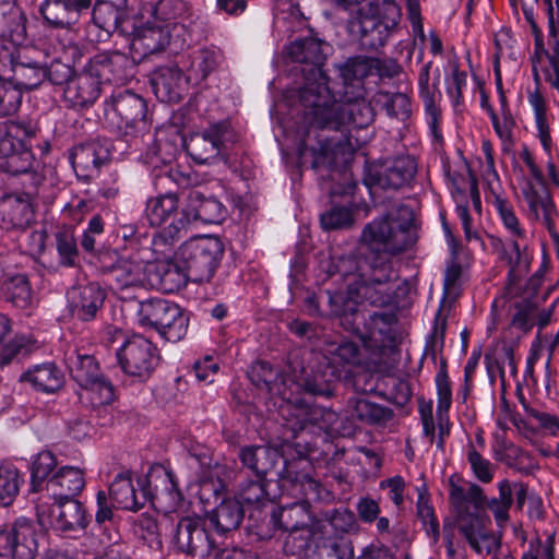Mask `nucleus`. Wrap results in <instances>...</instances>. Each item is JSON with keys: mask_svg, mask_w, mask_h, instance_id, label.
Listing matches in <instances>:
<instances>
[{"mask_svg": "<svg viewBox=\"0 0 559 559\" xmlns=\"http://www.w3.org/2000/svg\"><path fill=\"white\" fill-rule=\"evenodd\" d=\"M298 114L297 133L300 136L298 158L301 166L329 170V178L336 183L329 188L332 195L353 193L356 183L346 168L333 167L341 139L330 135L337 131L341 116H337L338 100L329 87V78L322 74L296 80Z\"/></svg>", "mask_w": 559, "mask_h": 559, "instance_id": "obj_1", "label": "nucleus"}, {"mask_svg": "<svg viewBox=\"0 0 559 559\" xmlns=\"http://www.w3.org/2000/svg\"><path fill=\"white\" fill-rule=\"evenodd\" d=\"M417 241L413 210L399 204L380 219L367 224L360 236V252L342 260L343 264L364 263L392 265L391 257L402 253Z\"/></svg>", "mask_w": 559, "mask_h": 559, "instance_id": "obj_2", "label": "nucleus"}, {"mask_svg": "<svg viewBox=\"0 0 559 559\" xmlns=\"http://www.w3.org/2000/svg\"><path fill=\"white\" fill-rule=\"evenodd\" d=\"M400 19L401 9L394 1H371L357 10L356 16L349 24L358 36L360 48L372 51L385 45Z\"/></svg>", "mask_w": 559, "mask_h": 559, "instance_id": "obj_3", "label": "nucleus"}, {"mask_svg": "<svg viewBox=\"0 0 559 559\" xmlns=\"http://www.w3.org/2000/svg\"><path fill=\"white\" fill-rule=\"evenodd\" d=\"M37 131L31 123L8 121L0 126V171L13 176L36 174L31 140Z\"/></svg>", "mask_w": 559, "mask_h": 559, "instance_id": "obj_4", "label": "nucleus"}, {"mask_svg": "<svg viewBox=\"0 0 559 559\" xmlns=\"http://www.w3.org/2000/svg\"><path fill=\"white\" fill-rule=\"evenodd\" d=\"M309 509L308 500L276 508L271 513V522L275 527L290 532L286 545L292 544L294 551L304 554L305 557H310L318 551L319 558H322L320 548L328 539H323L320 544L318 534L308 528L311 519Z\"/></svg>", "mask_w": 559, "mask_h": 559, "instance_id": "obj_5", "label": "nucleus"}, {"mask_svg": "<svg viewBox=\"0 0 559 559\" xmlns=\"http://www.w3.org/2000/svg\"><path fill=\"white\" fill-rule=\"evenodd\" d=\"M340 272L347 276L354 275L355 293L361 301L374 307H386L392 302V288L390 282L393 280L392 265L380 262L373 265L364 263L340 264Z\"/></svg>", "mask_w": 559, "mask_h": 559, "instance_id": "obj_6", "label": "nucleus"}, {"mask_svg": "<svg viewBox=\"0 0 559 559\" xmlns=\"http://www.w3.org/2000/svg\"><path fill=\"white\" fill-rule=\"evenodd\" d=\"M150 254L121 253L112 262L100 258L99 271L110 287L121 295V298H132L130 294L138 289H144L148 285L147 267Z\"/></svg>", "mask_w": 559, "mask_h": 559, "instance_id": "obj_7", "label": "nucleus"}, {"mask_svg": "<svg viewBox=\"0 0 559 559\" xmlns=\"http://www.w3.org/2000/svg\"><path fill=\"white\" fill-rule=\"evenodd\" d=\"M224 250L218 237L205 236L183 242L177 253L191 282L209 283L221 264Z\"/></svg>", "mask_w": 559, "mask_h": 559, "instance_id": "obj_8", "label": "nucleus"}, {"mask_svg": "<svg viewBox=\"0 0 559 559\" xmlns=\"http://www.w3.org/2000/svg\"><path fill=\"white\" fill-rule=\"evenodd\" d=\"M105 120L123 136H138L150 129L145 99L130 91L114 94L105 102Z\"/></svg>", "mask_w": 559, "mask_h": 559, "instance_id": "obj_9", "label": "nucleus"}, {"mask_svg": "<svg viewBox=\"0 0 559 559\" xmlns=\"http://www.w3.org/2000/svg\"><path fill=\"white\" fill-rule=\"evenodd\" d=\"M138 314L142 326L156 330L168 342H179L187 334L189 318L177 304L151 298L140 302Z\"/></svg>", "mask_w": 559, "mask_h": 559, "instance_id": "obj_10", "label": "nucleus"}, {"mask_svg": "<svg viewBox=\"0 0 559 559\" xmlns=\"http://www.w3.org/2000/svg\"><path fill=\"white\" fill-rule=\"evenodd\" d=\"M192 40L191 32L185 24L178 22H155L145 24L136 29L131 48L134 52L146 57L163 51L167 46L182 49Z\"/></svg>", "mask_w": 559, "mask_h": 559, "instance_id": "obj_11", "label": "nucleus"}, {"mask_svg": "<svg viewBox=\"0 0 559 559\" xmlns=\"http://www.w3.org/2000/svg\"><path fill=\"white\" fill-rule=\"evenodd\" d=\"M331 46L314 36L298 37L285 48V57L289 73L296 80L320 78L325 74L322 67L325 63Z\"/></svg>", "mask_w": 559, "mask_h": 559, "instance_id": "obj_12", "label": "nucleus"}, {"mask_svg": "<svg viewBox=\"0 0 559 559\" xmlns=\"http://www.w3.org/2000/svg\"><path fill=\"white\" fill-rule=\"evenodd\" d=\"M67 362L72 379L80 388L94 395L91 397L94 406L107 405L114 401V386L102 373L94 356L74 350L67 356Z\"/></svg>", "mask_w": 559, "mask_h": 559, "instance_id": "obj_13", "label": "nucleus"}, {"mask_svg": "<svg viewBox=\"0 0 559 559\" xmlns=\"http://www.w3.org/2000/svg\"><path fill=\"white\" fill-rule=\"evenodd\" d=\"M236 140L237 135L230 123L221 121L189 135L185 140V147L195 163L205 164L217 159L227 151L228 144Z\"/></svg>", "mask_w": 559, "mask_h": 559, "instance_id": "obj_14", "label": "nucleus"}, {"mask_svg": "<svg viewBox=\"0 0 559 559\" xmlns=\"http://www.w3.org/2000/svg\"><path fill=\"white\" fill-rule=\"evenodd\" d=\"M343 88L338 100L337 114L341 121L337 124L340 131L345 124H353L355 128H367L376 117L370 102L367 99L365 83L353 78L341 76Z\"/></svg>", "mask_w": 559, "mask_h": 559, "instance_id": "obj_15", "label": "nucleus"}, {"mask_svg": "<svg viewBox=\"0 0 559 559\" xmlns=\"http://www.w3.org/2000/svg\"><path fill=\"white\" fill-rule=\"evenodd\" d=\"M45 177L32 175V185L23 194H9L0 199V227L7 230L25 229L34 221L33 201Z\"/></svg>", "mask_w": 559, "mask_h": 559, "instance_id": "obj_16", "label": "nucleus"}, {"mask_svg": "<svg viewBox=\"0 0 559 559\" xmlns=\"http://www.w3.org/2000/svg\"><path fill=\"white\" fill-rule=\"evenodd\" d=\"M174 540L178 550L200 558L211 556L217 548L205 520L199 516L182 518L176 526Z\"/></svg>", "mask_w": 559, "mask_h": 559, "instance_id": "obj_17", "label": "nucleus"}, {"mask_svg": "<svg viewBox=\"0 0 559 559\" xmlns=\"http://www.w3.org/2000/svg\"><path fill=\"white\" fill-rule=\"evenodd\" d=\"M122 370L132 377L146 379L158 365L156 346L143 336H133L117 352Z\"/></svg>", "mask_w": 559, "mask_h": 559, "instance_id": "obj_18", "label": "nucleus"}, {"mask_svg": "<svg viewBox=\"0 0 559 559\" xmlns=\"http://www.w3.org/2000/svg\"><path fill=\"white\" fill-rule=\"evenodd\" d=\"M418 171L415 157L401 155L383 162L369 174L368 185L382 190L397 191L412 186Z\"/></svg>", "mask_w": 559, "mask_h": 559, "instance_id": "obj_19", "label": "nucleus"}, {"mask_svg": "<svg viewBox=\"0 0 559 559\" xmlns=\"http://www.w3.org/2000/svg\"><path fill=\"white\" fill-rule=\"evenodd\" d=\"M224 218V206L214 198H206L198 190L189 191L187 203L177 222L170 223L169 234H178L190 222L219 224Z\"/></svg>", "mask_w": 559, "mask_h": 559, "instance_id": "obj_20", "label": "nucleus"}, {"mask_svg": "<svg viewBox=\"0 0 559 559\" xmlns=\"http://www.w3.org/2000/svg\"><path fill=\"white\" fill-rule=\"evenodd\" d=\"M294 432L304 430L308 425H317L324 430H334L338 415L331 408L310 405L302 399L288 402L282 411Z\"/></svg>", "mask_w": 559, "mask_h": 559, "instance_id": "obj_21", "label": "nucleus"}, {"mask_svg": "<svg viewBox=\"0 0 559 559\" xmlns=\"http://www.w3.org/2000/svg\"><path fill=\"white\" fill-rule=\"evenodd\" d=\"M87 66L102 84L123 85L133 78L135 70L133 60L117 51L99 53Z\"/></svg>", "mask_w": 559, "mask_h": 559, "instance_id": "obj_22", "label": "nucleus"}, {"mask_svg": "<svg viewBox=\"0 0 559 559\" xmlns=\"http://www.w3.org/2000/svg\"><path fill=\"white\" fill-rule=\"evenodd\" d=\"M189 80L176 63L159 66L150 75L152 90L163 103H179Z\"/></svg>", "mask_w": 559, "mask_h": 559, "instance_id": "obj_23", "label": "nucleus"}, {"mask_svg": "<svg viewBox=\"0 0 559 559\" xmlns=\"http://www.w3.org/2000/svg\"><path fill=\"white\" fill-rule=\"evenodd\" d=\"M36 533L26 521H19L10 530H0V557L11 555L12 559H35Z\"/></svg>", "mask_w": 559, "mask_h": 559, "instance_id": "obj_24", "label": "nucleus"}, {"mask_svg": "<svg viewBox=\"0 0 559 559\" xmlns=\"http://www.w3.org/2000/svg\"><path fill=\"white\" fill-rule=\"evenodd\" d=\"M340 76L364 80L376 71L381 79H393L402 72L401 64L392 58H365L354 57L337 66Z\"/></svg>", "mask_w": 559, "mask_h": 559, "instance_id": "obj_25", "label": "nucleus"}, {"mask_svg": "<svg viewBox=\"0 0 559 559\" xmlns=\"http://www.w3.org/2000/svg\"><path fill=\"white\" fill-rule=\"evenodd\" d=\"M106 298L97 283L72 287L68 293V309L73 319L90 322L96 318Z\"/></svg>", "mask_w": 559, "mask_h": 559, "instance_id": "obj_26", "label": "nucleus"}, {"mask_svg": "<svg viewBox=\"0 0 559 559\" xmlns=\"http://www.w3.org/2000/svg\"><path fill=\"white\" fill-rule=\"evenodd\" d=\"M138 0H96L93 8V22L107 34L121 32L122 24L128 21Z\"/></svg>", "mask_w": 559, "mask_h": 559, "instance_id": "obj_27", "label": "nucleus"}, {"mask_svg": "<svg viewBox=\"0 0 559 559\" xmlns=\"http://www.w3.org/2000/svg\"><path fill=\"white\" fill-rule=\"evenodd\" d=\"M145 483H147L146 478L138 479V485L141 486V490L138 492L133 486L131 473H120L109 487L108 498L118 509L136 511L150 499V492L144 486Z\"/></svg>", "mask_w": 559, "mask_h": 559, "instance_id": "obj_28", "label": "nucleus"}, {"mask_svg": "<svg viewBox=\"0 0 559 559\" xmlns=\"http://www.w3.org/2000/svg\"><path fill=\"white\" fill-rule=\"evenodd\" d=\"M150 266L148 284L157 285L165 293L178 292L190 281L186 270L180 265L177 252L174 258L157 261Z\"/></svg>", "mask_w": 559, "mask_h": 559, "instance_id": "obj_29", "label": "nucleus"}, {"mask_svg": "<svg viewBox=\"0 0 559 559\" xmlns=\"http://www.w3.org/2000/svg\"><path fill=\"white\" fill-rule=\"evenodd\" d=\"M102 83L86 64L64 88V98L72 107L84 108L93 105L99 97Z\"/></svg>", "mask_w": 559, "mask_h": 559, "instance_id": "obj_30", "label": "nucleus"}, {"mask_svg": "<svg viewBox=\"0 0 559 559\" xmlns=\"http://www.w3.org/2000/svg\"><path fill=\"white\" fill-rule=\"evenodd\" d=\"M324 295L330 307L328 314L338 318L345 331L360 334V319H365V314L359 311L357 301L342 292L325 290Z\"/></svg>", "mask_w": 559, "mask_h": 559, "instance_id": "obj_31", "label": "nucleus"}, {"mask_svg": "<svg viewBox=\"0 0 559 559\" xmlns=\"http://www.w3.org/2000/svg\"><path fill=\"white\" fill-rule=\"evenodd\" d=\"M109 151L97 142L76 145L70 155L72 166L79 177L88 179L99 167L109 160Z\"/></svg>", "mask_w": 559, "mask_h": 559, "instance_id": "obj_32", "label": "nucleus"}, {"mask_svg": "<svg viewBox=\"0 0 559 559\" xmlns=\"http://www.w3.org/2000/svg\"><path fill=\"white\" fill-rule=\"evenodd\" d=\"M337 384L338 376L336 370L328 364L309 372L304 371L297 380V385L305 393L326 399L334 396Z\"/></svg>", "mask_w": 559, "mask_h": 559, "instance_id": "obj_33", "label": "nucleus"}, {"mask_svg": "<svg viewBox=\"0 0 559 559\" xmlns=\"http://www.w3.org/2000/svg\"><path fill=\"white\" fill-rule=\"evenodd\" d=\"M238 457L257 477H265L278 463L284 462L276 449L266 445L243 447L239 450Z\"/></svg>", "mask_w": 559, "mask_h": 559, "instance_id": "obj_34", "label": "nucleus"}, {"mask_svg": "<svg viewBox=\"0 0 559 559\" xmlns=\"http://www.w3.org/2000/svg\"><path fill=\"white\" fill-rule=\"evenodd\" d=\"M88 8L76 0H45L39 11L50 25L71 28L79 21L81 12Z\"/></svg>", "mask_w": 559, "mask_h": 559, "instance_id": "obj_35", "label": "nucleus"}, {"mask_svg": "<svg viewBox=\"0 0 559 559\" xmlns=\"http://www.w3.org/2000/svg\"><path fill=\"white\" fill-rule=\"evenodd\" d=\"M459 532L466 538L469 546L481 554L479 540H487L491 537L488 528L490 519L481 512H472L469 509L456 513Z\"/></svg>", "mask_w": 559, "mask_h": 559, "instance_id": "obj_36", "label": "nucleus"}, {"mask_svg": "<svg viewBox=\"0 0 559 559\" xmlns=\"http://www.w3.org/2000/svg\"><path fill=\"white\" fill-rule=\"evenodd\" d=\"M346 407L350 418L364 425L382 426L393 417V411L390 407L361 396L349 397Z\"/></svg>", "mask_w": 559, "mask_h": 559, "instance_id": "obj_37", "label": "nucleus"}, {"mask_svg": "<svg viewBox=\"0 0 559 559\" xmlns=\"http://www.w3.org/2000/svg\"><path fill=\"white\" fill-rule=\"evenodd\" d=\"M57 506L51 510L56 530L61 532H75L84 530L87 525L86 513L83 504L75 499L57 500Z\"/></svg>", "mask_w": 559, "mask_h": 559, "instance_id": "obj_38", "label": "nucleus"}, {"mask_svg": "<svg viewBox=\"0 0 559 559\" xmlns=\"http://www.w3.org/2000/svg\"><path fill=\"white\" fill-rule=\"evenodd\" d=\"M48 489L56 500L73 499L85 486L83 471L78 467H61L49 480Z\"/></svg>", "mask_w": 559, "mask_h": 559, "instance_id": "obj_39", "label": "nucleus"}, {"mask_svg": "<svg viewBox=\"0 0 559 559\" xmlns=\"http://www.w3.org/2000/svg\"><path fill=\"white\" fill-rule=\"evenodd\" d=\"M20 380L29 382L35 389L46 393L56 392L63 385V374L52 362L28 369L22 373Z\"/></svg>", "mask_w": 559, "mask_h": 559, "instance_id": "obj_40", "label": "nucleus"}, {"mask_svg": "<svg viewBox=\"0 0 559 559\" xmlns=\"http://www.w3.org/2000/svg\"><path fill=\"white\" fill-rule=\"evenodd\" d=\"M361 321H364V331L360 329V334H357L360 338L382 343L384 338L394 341L393 326L397 319L393 312H373L368 316V319L366 317L360 319Z\"/></svg>", "mask_w": 559, "mask_h": 559, "instance_id": "obj_41", "label": "nucleus"}, {"mask_svg": "<svg viewBox=\"0 0 559 559\" xmlns=\"http://www.w3.org/2000/svg\"><path fill=\"white\" fill-rule=\"evenodd\" d=\"M243 507L238 499H225L211 513V523L221 533L237 530L242 523Z\"/></svg>", "mask_w": 559, "mask_h": 559, "instance_id": "obj_42", "label": "nucleus"}, {"mask_svg": "<svg viewBox=\"0 0 559 559\" xmlns=\"http://www.w3.org/2000/svg\"><path fill=\"white\" fill-rule=\"evenodd\" d=\"M181 212H178V197L173 193L151 199L146 206V216L152 226H162L166 223L177 222Z\"/></svg>", "mask_w": 559, "mask_h": 559, "instance_id": "obj_43", "label": "nucleus"}, {"mask_svg": "<svg viewBox=\"0 0 559 559\" xmlns=\"http://www.w3.org/2000/svg\"><path fill=\"white\" fill-rule=\"evenodd\" d=\"M248 378L259 389H265L272 394H282L281 388L285 384L280 369L274 368L267 361L254 362L247 372Z\"/></svg>", "mask_w": 559, "mask_h": 559, "instance_id": "obj_44", "label": "nucleus"}, {"mask_svg": "<svg viewBox=\"0 0 559 559\" xmlns=\"http://www.w3.org/2000/svg\"><path fill=\"white\" fill-rule=\"evenodd\" d=\"M0 35L8 37L14 45H23L27 37L26 17L16 8L0 7Z\"/></svg>", "mask_w": 559, "mask_h": 559, "instance_id": "obj_45", "label": "nucleus"}, {"mask_svg": "<svg viewBox=\"0 0 559 559\" xmlns=\"http://www.w3.org/2000/svg\"><path fill=\"white\" fill-rule=\"evenodd\" d=\"M112 508H116V504L107 497L106 492L103 490L98 491L95 521L103 531L106 540L109 544L116 545L120 540V534L114 524Z\"/></svg>", "mask_w": 559, "mask_h": 559, "instance_id": "obj_46", "label": "nucleus"}, {"mask_svg": "<svg viewBox=\"0 0 559 559\" xmlns=\"http://www.w3.org/2000/svg\"><path fill=\"white\" fill-rule=\"evenodd\" d=\"M12 72L13 75L11 81L20 90H34L47 78L45 67L39 62H34L33 66H26V63H13Z\"/></svg>", "mask_w": 559, "mask_h": 559, "instance_id": "obj_47", "label": "nucleus"}, {"mask_svg": "<svg viewBox=\"0 0 559 559\" xmlns=\"http://www.w3.org/2000/svg\"><path fill=\"white\" fill-rule=\"evenodd\" d=\"M269 481L265 477H257V479H248L240 484L237 491L238 500L249 506H263L271 500L267 491Z\"/></svg>", "mask_w": 559, "mask_h": 559, "instance_id": "obj_48", "label": "nucleus"}, {"mask_svg": "<svg viewBox=\"0 0 559 559\" xmlns=\"http://www.w3.org/2000/svg\"><path fill=\"white\" fill-rule=\"evenodd\" d=\"M5 299L14 307L25 309L31 305L32 290L26 275L17 274L3 284Z\"/></svg>", "mask_w": 559, "mask_h": 559, "instance_id": "obj_49", "label": "nucleus"}, {"mask_svg": "<svg viewBox=\"0 0 559 559\" xmlns=\"http://www.w3.org/2000/svg\"><path fill=\"white\" fill-rule=\"evenodd\" d=\"M56 249L63 265L74 266L79 257L74 231L70 227H60L55 233Z\"/></svg>", "mask_w": 559, "mask_h": 559, "instance_id": "obj_50", "label": "nucleus"}, {"mask_svg": "<svg viewBox=\"0 0 559 559\" xmlns=\"http://www.w3.org/2000/svg\"><path fill=\"white\" fill-rule=\"evenodd\" d=\"M20 474L11 464L0 465V506H10L20 490Z\"/></svg>", "mask_w": 559, "mask_h": 559, "instance_id": "obj_51", "label": "nucleus"}, {"mask_svg": "<svg viewBox=\"0 0 559 559\" xmlns=\"http://www.w3.org/2000/svg\"><path fill=\"white\" fill-rule=\"evenodd\" d=\"M499 497L487 499L486 509H489L499 525L504 524L509 520V510L513 503L512 487L509 480L504 479L499 483Z\"/></svg>", "mask_w": 559, "mask_h": 559, "instance_id": "obj_52", "label": "nucleus"}, {"mask_svg": "<svg viewBox=\"0 0 559 559\" xmlns=\"http://www.w3.org/2000/svg\"><path fill=\"white\" fill-rule=\"evenodd\" d=\"M380 96L383 98L382 107L388 116L400 121H405L411 117L412 103L406 94L383 92L380 93Z\"/></svg>", "mask_w": 559, "mask_h": 559, "instance_id": "obj_53", "label": "nucleus"}, {"mask_svg": "<svg viewBox=\"0 0 559 559\" xmlns=\"http://www.w3.org/2000/svg\"><path fill=\"white\" fill-rule=\"evenodd\" d=\"M117 237L124 241L122 253H139L142 251L150 254V239L146 235L139 234L134 225L126 224L120 226L117 229Z\"/></svg>", "mask_w": 559, "mask_h": 559, "instance_id": "obj_54", "label": "nucleus"}, {"mask_svg": "<svg viewBox=\"0 0 559 559\" xmlns=\"http://www.w3.org/2000/svg\"><path fill=\"white\" fill-rule=\"evenodd\" d=\"M10 330V320L0 313V365L2 366L10 364L22 350H26L23 338L4 342Z\"/></svg>", "mask_w": 559, "mask_h": 559, "instance_id": "obj_55", "label": "nucleus"}, {"mask_svg": "<svg viewBox=\"0 0 559 559\" xmlns=\"http://www.w3.org/2000/svg\"><path fill=\"white\" fill-rule=\"evenodd\" d=\"M217 64L218 55L216 51L211 49H201L192 59L189 78L194 79L195 81L204 80L216 69Z\"/></svg>", "mask_w": 559, "mask_h": 559, "instance_id": "obj_56", "label": "nucleus"}, {"mask_svg": "<svg viewBox=\"0 0 559 559\" xmlns=\"http://www.w3.org/2000/svg\"><path fill=\"white\" fill-rule=\"evenodd\" d=\"M22 103V91L10 80L0 79V117L10 116Z\"/></svg>", "mask_w": 559, "mask_h": 559, "instance_id": "obj_57", "label": "nucleus"}, {"mask_svg": "<svg viewBox=\"0 0 559 559\" xmlns=\"http://www.w3.org/2000/svg\"><path fill=\"white\" fill-rule=\"evenodd\" d=\"M57 465V460L50 451L38 453L32 464V486L35 491L46 480Z\"/></svg>", "mask_w": 559, "mask_h": 559, "instance_id": "obj_58", "label": "nucleus"}, {"mask_svg": "<svg viewBox=\"0 0 559 559\" xmlns=\"http://www.w3.org/2000/svg\"><path fill=\"white\" fill-rule=\"evenodd\" d=\"M320 222L325 230L347 228L354 223L353 212L345 206H335L322 213Z\"/></svg>", "mask_w": 559, "mask_h": 559, "instance_id": "obj_59", "label": "nucleus"}, {"mask_svg": "<svg viewBox=\"0 0 559 559\" xmlns=\"http://www.w3.org/2000/svg\"><path fill=\"white\" fill-rule=\"evenodd\" d=\"M326 353L338 359L340 362L356 365L360 361V348L358 344L349 340L330 342L326 344Z\"/></svg>", "mask_w": 559, "mask_h": 559, "instance_id": "obj_60", "label": "nucleus"}, {"mask_svg": "<svg viewBox=\"0 0 559 559\" xmlns=\"http://www.w3.org/2000/svg\"><path fill=\"white\" fill-rule=\"evenodd\" d=\"M436 385L438 392L437 414L439 417H441L443 413L449 411L452 402L451 383L449 380L447 362L444 359L441 360L440 369L436 376Z\"/></svg>", "mask_w": 559, "mask_h": 559, "instance_id": "obj_61", "label": "nucleus"}, {"mask_svg": "<svg viewBox=\"0 0 559 559\" xmlns=\"http://www.w3.org/2000/svg\"><path fill=\"white\" fill-rule=\"evenodd\" d=\"M467 460L475 477L479 481L488 484L493 479V465L477 452L473 444L468 448Z\"/></svg>", "mask_w": 559, "mask_h": 559, "instance_id": "obj_62", "label": "nucleus"}, {"mask_svg": "<svg viewBox=\"0 0 559 559\" xmlns=\"http://www.w3.org/2000/svg\"><path fill=\"white\" fill-rule=\"evenodd\" d=\"M323 519L337 532L347 533L357 525L354 512L348 509H335L325 511Z\"/></svg>", "mask_w": 559, "mask_h": 559, "instance_id": "obj_63", "label": "nucleus"}, {"mask_svg": "<svg viewBox=\"0 0 559 559\" xmlns=\"http://www.w3.org/2000/svg\"><path fill=\"white\" fill-rule=\"evenodd\" d=\"M523 197L528 204L530 212L535 219H539L538 210H545L546 203H554L549 192L540 194L531 181H527L523 188Z\"/></svg>", "mask_w": 559, "mask_h": 559, "instance_id": "obj_64", "label": "nucleus"}]
</instances>
